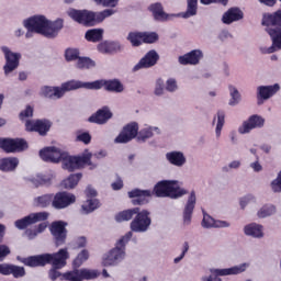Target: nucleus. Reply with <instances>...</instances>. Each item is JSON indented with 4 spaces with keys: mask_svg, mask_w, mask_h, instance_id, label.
<instances>
[{
    "mask_svg": "<svg viewBox=\"0 0 281 281\" xmlns=\"http://www.w3.org/2000/svg\"><path fill=\"white\" fill-rule=\"evenodd\" d=\"M261 25L265 32L270 36L272 42L269 47H261V54H276L281 49V10L274 13H265L262 16Z\"/></svg>",
    "mask_w": 281,
    "mask_h": 281,
    "instance_id": "f257e3e1",
    "label": "nucleus"
},
{
    "mask_svg": "<svg viewBox=\"0 0 281 281\" xmlns=\"http://www.w3.org/2000/svg\"><path fill=\"white\" fill-rule=\"evenodd\" d=\"M23 27H30L45 38H56L58 32L63 30V20L50 21L45 15L37 14L23 20Z\"/></svg>",
    "mask_w": 281,
    "mask_h": 281,
    "instance_id": "f03ea898",
    "label": "nucleus"
},
{
    "mask_svg": "<svg viewBox=\"0 0 281 281\" xmlns=\"http://www.w3.org/2000/svg\"><path fill=\"white\" fill-rule=\"evenodd\" d=\"M133 232H127L119 238L112 249L102 256V267H117L121 262L126 260V245L131 243Z\"/></svg>",
    "mask_w": 281,
    "mask_h": 281,
    "instance_id": "7ed1b4c3",
    "label": "nucleus"
},
{
    "mask_svg": "<svg viewBox=\"0 0 281 281\" xmlns=\"http://www.w3.org/2000/svg\"><path fill=\"white\" fill-rule=\"evenodd\" d=\"M67 14L70 19H72V21L91 27L93 25H98V23H102L104 19L113 16V14H115V10L105 9L101 12H93L89 10L68 9Z\"/></svg>",
    "mask_w": 281,
    "mask_h": 281,
    "instance_id": "20e7f679",
    "label": "nucleus"
},
{
    "mask_svg": "<svg viewBox=\"0 0 281 281\" xmlns=\"http://www.w3.org/2000/svg\"><path fill=\"white\" fill-rule=\"evenodd\" d=\"M181 186L179 180H162L155 184L154 193L159 199H181L188 194V190Z\"/></svg>",
    "mask_w": 281,
    "mask_h": 281,
    "instance_id": "39448f33",
    "label": "nucleus"
},
{
    "mask_svg": "<svg viewBox=\"0 0 281 281\" xmlns=\"http://www.w3.org/2000/svg\"><path fill=\"white\" fill-rule=\"evenodd\" d=\"M91 154L88 149L81 156H70L69 154L64 151V156L61 158V167L64 170H68V172H74V170H80L86 166H90V170H95L98 165L91 161Z\"/></svg>",
    "mask_w": 281,
    "mask_h": 281,
    "instance_id": "423d86ee",
    "label": "nucleus"
},
{
    "mask_svg": "<svg viewBox=\"0 0 281 281\" xmlns=\"http://www.w3.org/2000/svg\"><path fill=\"white\" fill-rule=\"evenodd\" d=\"M78 89H82V81L72 79V80L63 82L60 86L42 87L41 95H43L44 98H48L49 100H60L65 98V93H69V91H78Z\"/></svg>",
    "mask_w": 281,
    "mask_h": 281,
    "instance_id": "0eeeda50",
    "label": "nucleus"
},
{
    "mask_svg": "<svg viewBox=\"0 0 281 281\" xmlns=\"http://www.w3.org/2000/svg\"><path fill=\"white\" fill-rule=\"evenodd\" d=\"M247 269H249V263H240L231 268H213L210 270L211 274L203 277L202 281H223L221 278L240 276V273H245Z\"/></svg>",
    "mask_w": 281,
    "mask_h": 281,
    "instance_id": "6e6552de",
    "label": "nucleus"
},
{
    "mask_svg": "<svg viewBox=\"0 0 281 281\" xmlns=\"http://www.w3.org/2000/svg\"><path fill=\"white\" fill-rule=\"evenodd\" d=\"M104 87L105 91H111L112 93H122L124 92V85L117 80H95L92 82L81 81V89H90L98 91Z\"/></svg>",
    "mask_w": 281,
    "mask_h": 281,
    "instance_id": "1a4fd4ad",
    "label": "nucleus"
},
{
    "mask_svg": "<svg viewBox=\"0 0 281 281\" xmlns=\"http://www.w3.org/2000/svg\"><path fill=\"white\" fill-rule=\"evenodd\" d=\"M151 223L153 221L150 220V212L147 210L139 211L138 209L135 218L130 224V232L144 234L145 232H148Z\"/></svg>",
    "mask_w": 281,
    "mask_h": 281,
    "instance_id": "9d476101",
    "label": "nucleus"
},
{
    "mask_svg": "<svg viewBox=\"0 0 281 281\" xmlns=\"http://www.w3.org/2000/svg\"><path fill=\"white\" fill-rule=\"evenodd\" d=\"M1 52L4 56L5 64L3 66L4 76H10L12 71L19 69L22 55L21 53L12 52L8 46H1Z\"/></svg>",
    "mask_w": 281,
    "mask_h": 281,
    "instance_id": "9b49d317",
    "label": "nucleus"
},
{
    "mask_svg": "<svg viewBox=\"0 0 281 281\" xmlns=\"http://www.w3.org/2000/svg\"><path fill=\"white\" fill-rule=\"evenodd\" d=\"M54 179H56V173L54 171H47L45 173L26 177L25 181L34 186V188H49L54 183Z\"/></svg>",
    "mask_w": 281,
    "mask_h": 281,
    "instance_id": "f8f14e48",
    "label": "nucleus"
},
{
    "mask_svg": "<svg viewBox=\"0 0 281 281\" xmlns=\"http://www.w3.org/2000/svg\"><path fill=\"white\" fill-rule=\"evenodd\" d=\"M139 135V124L132 122L125 125L122 132L114 139V144H128Z\"/></svg>",
    "mask_w": 281,
    "mask_h": 281,
    "instance_id": "ddd939ff",
    "label": "nucleus"
},
{
    "mask_svg": "<svg viewBox=\"0 0 281 281\" xmlns=\"http://www.w3.org/2000/svg\"><path fill=\"white\" fill-rule=\"evenodd\" d=\"M47 218H49V213L47 212L31 213L23 218L16 220L14 225L16 229H26L30 225H35V223H41V221H47Z\"/></svg>",
    "mask_w": 281,
    "mask_h": 281,
    "instance_id": "4468645a",
    "label": "nucleus"
},
{
    "mask_svg": "<svg viewBox=\"0 0 281 281\" xmlns=\"http://www.w3.org/2000/svg\"><path fill=\"white\" fill-rule=\"evenodd\" d=\"M0 148L4 153H23L27 148V142L21 138H0Z\"/></svg>",
    "mask_w": 281,
    "mask_h": 281,
    "instance_id": "2eb2a0df",
    "label": "nucleus"
},
{
    "mask_svg": "<svg viewBox=\"0 0 281 281\" xmlns=\"http://www.w3.org/2000/svg\"><path fill=\"white\" fill-rule=\"evenodd\" d=\"M74 203H76L74 193L60 191L53 194V207L55 210H65L66 207H69V205H74Z\"/></svg>",
    "mask_w": 281,
    "mask_h": 281,
    "instance_id": "dca6fc26",
    "label": "nucleus"
},
{
    "mask_svg": "<svg viewBox=\"0 0 281 281\" xmlns=\"http://www.w3.org/2000/svg\"><path fill=\"white\" fill-rule=\"evenodd\" d=\"M265 126V119L258 114H254L244 121L238 127L239 135H247L254 131V128H262Z\"/></svg>",
    "mask_w": 281,
    "mask_h": 281,
    "instance_id": "f3484780",
    "label": "nucleus"
},
{
    "mask_svg": "<svg viewBox=\"0 0 281 281\" xmlns=\"http://www.w3.org/2000/svg\"><path fill=\"white\" fill-rule=\"evenodd\" d=\"M195 205H196V193L194 191H191L182 213V225L184 227H189V225L192 224V214H194Z\"/></svg>",
    "mask_w": 281,
    "mask_h": 281,
    "instance_id": "a211bd4d",
    "label": "nucleus"
},
{
    "mask_svg": "<svg viewBox=\"0 0 281 281\" xmlns=\"http://www.w3.org/2000/svg\"><path fill=\"white\" fill-rule=\"evenodd\" d=\"M65 151H63L58 147H46L40 150V157L43 161H50L52 164H58V161H63V157Z\"/></svg>",
    "mask_w": 281,
    "mask_h": 281,
    "instance_id": "6ab92c4d",
    "label": "nucleus"
},
{
    "mask_svg": "<svg viewBox=\"0 0 281 281\" xmlns=\"http://www.w3.org/2000/svg\"><path fill=\"white\" fill-rule=\"evenodd\" d=\"M67 226L64 222H54L50 226V233L55 238V243L57 247L60 245H65V240H67Z\"/></svg>",
    "mask_w": 281,
    "mask_h": 281,
    "instance_id": "aec40b11",
    "label": "nucleus"
},
{
    "mask_svg": "<svg viewBox=\"0 0 281 281\" xmlns=\"http://www.w3.org/2000/svg\"><path fill=\"white\" fill-rule=\"evenodd\" d=\"M50 256L48 258V265L52 263V267H56V269H63V267L67 266V260H69V250L67 248H61L55 254H47Z\"/></svg>",
    "mask_w": 281,
    "mask_h": 281,
    "instance_id": "412c9836",
    "label": "nucleus"
},
{
    "mask_svg": "<svg viewBox=\"0 0 281 281\" xmlns=\"http://www.w3.org/2000/svg\"><path fill=\"white\" fill-rule=\"evenodd\" d=\"M148 10L151 12L155 21L165 22L177 19L176 13H166V11H164V4H161V2L150 4Z\"/></svg>",
    "mask_w": 281,
    "mask_h": 281,
    "instance_id": "4be33fe9",
    "label": "nucleus"
},
{
    "mask_svg": "<svg viewBox=\"0 0 281 281\" xmlns=\"http://www.w3.org/2000/svg\"><path fill=\"white\" fill-rule=\"evenodd\" d=\"M280 91V85L274 83L272 86H259L257 87V100L258 104H262L266 100H270V98H273L276 93Z\"/></svg>",
    "mask_w": 281,
    "mask_h": 281,
    "instance_id": "5701e85b",
    "label": "nucleus"
},
{
    "mask_svg": "<svg viewBox=\"0 0 281 281\" xmlns=\"http://www.w3.org/2000/svg\"><path fill=\"white\" fill-rule=\"evenodd\" d=\"M159 60V54L156 50H149L134 67L133 71H139V69H149L155 67Z\"/></svg>",
    "mask_w": 281,
    "mask_h": 281,
    "instance_id": "b1692460",
    "label": "nucleus"
},
{
    "mask_svg": "<svg viewBox=\"0 0 281 281\" xmlns=\"http://www.w3.org/2000/svg\"><path fill=\"white\" fill-rule=\"evenodd\" d=\"M202 227L204 229H225L227 227H232V223L223 220H215L210 214L204 213L202 220Z\"/></svg>",
    "mask_w": 281,
    "mask_h": 281,
    "instance_id": "393cba45",
    "label": "nucleus"
},
{
    "mask_svg": "<svg viewBox=\"0 0 281 281\" xmlns=\"http://www.w3.org/2000/svg\"><path fill=\"white\" fill-rule=\"evenodd\" d=\"M165 157L166 161H168V164L175 168H183V166L188 164V157L186 156V153L181 150L168 151Z\"/></svg>",
    "mask_w": 281,
    "mask_h": 281,
    "instance_id": "a878e982",
    "label": "nucleus"
},
{
    "mask_svg": "<svg viewBox=\"0 0 281 281\" xmlns=\"http://www.w3.org/2000/svg\"><path fill=\"white\" fill-rule=\"evenodd\" d=\"M26 131L35 132L41 135H47L49 128H52V123L49 121H26L25 123Z\"/></svg>",
    "mask_w": 281,
    "mask_h": 281,
    "instance_id": "bb28decb",
    "label": "nucleus"
},
{
    "mask_svg": "<svg viewBox=\"0 0 281 281\" xmlns=\"http://www.w3.org/2000/svg\"><path fill=\"white\" fill-rule=\"evenodd\" d=\"M203 58V50L193 49L178 58L180 65H199Z\"/></svg>",
    "mask_w": 281,
    "mask_h": 281,
    "instance_id": "cd10ccee",
    "label": "nucleus"
},
{
    "mask_svg": "<svg viewBox=\"0 0 281 281\" xmlns=\"http://www.w3.org/2000/svg\"><path fill=\"white\" fill-rule=\"evenodd\" d=\"M243 232L245 236H249L250 238H265V226L256 222L246 224L243 228Z\"/></svg>",
    "mask_w": 281,
    "mask_h": 281,
    "instance_id": "c85d7f7f",
    "label": "nucleus"
},
{
    "mask_svg": "<svg viewBox=\"0 0 281 281\" xmlns=\"http://www.w3.org/2000/svg\"><path fill=\"white\" fill-rule=\"evenodd\" d=\"M49 255L44 254L23 259L18 257V260H21V262H23V265H25L26 267H45V265H49Z\"/></svg>",
    "mask_w": 281,
    "mask_h": 281,
    "instance_id": "c756f323",
    "label": "nucleus"
},
{
    "mask_svg": "<svg viewBox=\"0 0 281 281\" xmlns=\"http://www.w3.org/2000/svg\"><path fill=\"white\" fill-rule=\"evenodd\" d=\"M128 196L130 199H134V205H144L145 203H148V201L150 200L151 193L150 190L134 189L128 192Z\"/></svg>",
    "mask_w": 281,
    "mask_h": 281,
    "instance_id": "7c9ffc66",
    "label": "nucleus"
},
{
    "mask_svg": "<svg viewBox=\"0 0 281 281\" xmlns=\"http://www.w3.org/2000/svg\"><path fill=\"white\" fill-rule=\"evenodd\" d=\"M245 13L243 10L238 8L228 9L222 16V22L224 25H232V23H236V21H243Z\"/></svg>",
    "mask_w": 281,
    "mask_h": 281,
    "instance_id": "2f4dec72",
    "label": "nucleus"
},
{
    "mask_svg": "<svg viewBox=\"0 0 281 281\" xmlns=\"http://www.w3.org/2000/svg\"><path fill=\"white\" fill-rule=\"evenodd\" d=\"M113 117V113L108 106L100 109L95 114L89 117V122L93 124H106Z\"/></svg>",
    "mask_w": 281,
    "mask_h": 281,
    "instance_id": "473e14b6",
    "label": "nucleus"
},
{
    "mask_svg": "<svg viewBox=\"0 0 281 281\" xmlns=\"http://www.w3.org/2000/svg\"><path fill=\"white\" fill-rule=\"evenodd\" d=\"M212 126H215L216 139H221V135H223V128L225 126V111L218 110L216 112L213 116Z\"/></svg>",
    "mask_w": 281,
    "mask_h": 281,
    "instance_id": "72a5a7b5",
    "label": "nucleus"
},
{
    "mask_svg": "<svg viewBox=\"0 0 281 281\" xmlns=\"http://www.w3.org/2000/svg\"><path fill=\"white\" fill-rule=\"evenodd\" d=\"M155 135H161V128L147 125L138 132L137 140L146 142L147 139L155 137Z\"/></svg>",
    "mask_w": 281,
    "mask_h": 281,
    "instance_id": "f704fd0d",
    "label": "nucleus"
},
{
    "mask_svg": "<svg viewBox=\"0 0 281 281\" xmlns=\"http://www.w3.org/2000/svg\"><path fill=\"white\" fill-rule=\"evenodd\" d=\"M196 12H199V0H187L186 12L176 13V19H179V16L182 19H190L196 16Z\"/></svg>",
    "mask_w": 281,
    "mask_h": 281,
    "instance_id": "c9c22d12",
    "label": "nucleus"
},
{
    "mask_svg": "<svg viewBox=\"0 0 281 281\" xmlns=\"http://www.w3.org/2000/svg\"><path fill=\"white\" fill-rule=\"evenodd\" d=\"M19 167V158L7 157L0 159V170L2 172H14Z\"/></svg>",
    "mask_w": 281,
    "mask_h": 281,
    "instance_id": "e433bc0d",
    "label": "nucleus"
},
{
    "mask_svg": "<svg viewBox=\"0 0 281 281\" xmlns=\"http://www.w3.org/2000/svg\"><path fill=\"white\" fill-rule=\"evenodd\" d=\"M33 205L35 207H54V193H46L33 199Z\"/></svg>",
    "mask_w": 281,
    "mask_h": 281,
    "instance_id": "4c0bfd02",
    "label": "nucleus"
},
{
    "mask_svg": "<svg viewBox=\"0 0 281 281\" xmlns=\"http://www.w3.org/2000/svg\"><path fill=\"white\" fill-rule=\"evenodd\" d=\"M229 97L228 106H238L240 102H243V94L238 91V88L235 86H228Z\"/></svg>",
    "mask_w": 281,
    "mask_h": 281,
    "instance_id": "58836bf2",
    "label": "nucleus"
},
{
    "mask_svg": "<svg viewBox=\"0 0 281 281\" xmlns=\"http://www.w3.org/2000/svg\"><path fill=\"white\" fill-rule=\"evenodd\" d=\"M80 179H82V173L70 175L67 179L61 181V188L65 190H74L78 186Z\"/></svg>",
    "mask_w": 281,
    "mask_h": 281,
    "instance_id": "ea45409f",
    "label": "nucleus"
},
{
    "mask_svg": "<svg viewBox=\"0 0 281 281\" xmlns=\"http://www.w3.org/2000/svg\"><path fill=\"white\" fill-rule=\"evenodd\" d=\"M100 207V200L98 199H89L81 205V214H91V212H95Z\"/></svg>",
    "mask_w": 281,
    "mask_h": 281,
    "instance_id": "a19ab883",
    "label": "nucleus"
},
{
    "mask_svg": "<svg viewBox=\"0 0 281 281\" xmlns=\"http://www.w3.org/2000/svg\"><path fill=\"white\" fill-rule=\"evenodd\" d=\"M138 212H139V207L122 211L115 215V221L117 223H124V221H131V218H133V216H135V214H137Z\"/></svg>",
    "mask_w": 281,
    "mask_h": 281,
    "instance_id": "79ce46f5",
    "label": "nucleus"
},
{
    "mask_svg": "<svg viewBox=\"0 0 281 281\" xmlns=\"http://www.w3.org/2000/svg\"><path fill=\"white\" fill-rule=\"evenodd\" d=\"M276 212H277L276 205L266 204L257 211V216L258 218H268V216H273Z\"/></svg>",
    "mask_w": 281,
    "mask_h": 281,
    "instance_id": "37998d69",
    "label": "nucleus"
},
{
    "mask_svg": "<svg viewBox=\"0 0 281 281\" xmlns=\"http://www.w3.org/2000/svg\"><path fill=\"white\" fill-rule=\"evenodd\" d=\"M89 257H90L89 250L87 249L81 250L72 261V267H75V269H79V267H82V265H85V262L89 260Z\"/></svg>",
    "mask_w": 281,
    "mask_h": 281,
    "instance_id": "c03bdc74",
    "label": "nucleus"
},
{
    "mask_svg": "<svg viewBox=\"0 0 281 281\" xmlns=\"http://www.w3.org/2000/svg\"><path fill=\"white\" fill-rule=\"evenodd\" d=\"M102 34H104L102 29H92L86 32V38L90 41V43H98L102 38Z\"/></svg>",
    "mask_w": 281,
    "mask_h": 281,
    "instance_id": "a18cd8bd",
    "label": "nucleus"
},
{
    "mask_svg": "<svg viewBox=\"0 0 281 281\" xmlns=\"http://www.w3.org/2000/svg\"><path fill=\"white\" fill-rule=\"evenodd\" d=\"M77 69H93L95 61L89 57H79L76 63Z\"/></svg>",
    "mask_w": 281,
    "mask_h": 281,
    "instance_id": "49530a36",
    "label": "nucleus"
},
{
    "mask_svg": "<svg viewBox=\"0 0 281 281\" xmlns=\"http://www.w3.org/2000/svg\"><path fill=\"white\" fill-rule=\"evenodd\" d=\"M127 41L131 43L132 47H139L143 43V32H130Z\"/></svg>",
    "mask_w": 281,
    "mask_h": 281,
    "instance_id": "de8ad7c7",
    "label": "nucleus"
},
{
    "mask_svg": "<svg viewBox=\"0 0 281 281\" xmlns=\"http://www.w3.org/2000/svg\"><path fill=\"white\" fill-rule=\"evenodd\" d=\"M65 58L67 63L78 60V58H80V50L78 48H67L65 52Z\"/></svg>",
    "mask_w": 281,
    "mask_h": 281,
    "instance_id": "09e8293b",
    "label": "nucleus"
},
{
    "mask_svg": "<svg viewBox=\"0 0 281 281\" xmlns=\"http://www.w3.org/2000/svg\"><path fill=\"white\" fill-rule=\"evenodd\" d=\"M164 93H166V82L164 79L159 78L155 83L154 95L160 98V95H164Z\"/></svg>",
    "mask_w": 281,
    "mask_h": 281,
    "instance_id": "8fccbe9b",
    "label": "nucleus"
},
{
    "mask_svg": "<svg viewBox=\"0 0 281 281\" xmlns=\"http://www.w3.org/2000/svg\"><path fill=\"white\" fill-rule=\"evenodd\" d=\"M159 41V35L156 32H143V43H157Z\"/></svg>",
    "mask_w": 281,
    "mask_h": 281,
    "instance_id": "3c124183",
    "label": "nucleus"
},
{
    "mask_svg": "<svg viewBox=\"0 0 281 281\" xmlns=\"http://www.w3.org/2000/svg\"><path fill=\"white\" fill-rule=\"evenodd\" d=\"M179 90V85H177V79L169 78L167 79L165 83V91H168L169 93H175Z\"/></svg>",
    "mask_w": 281,
    "mask_h": 281,
    "instance_id": "603ef678",
    "label": "nucleus"
},
{
    "mask_svg": "<svg viewBox=\"0 0 281 281\" xmlns=\"http://www.w3.org/2000/svg\"><path fill=\"white\" fill-rule=\"evenodd\" d=\"M249 203H256V195L247 194L239 200V206L241 210H245Z\"/></svg>",
    "mask_w": 281,
    "mask_h": 281,
    "instance_id": "864d4df0",
    "label": "nucleus"
},
{
    "mask_svg": "<svg viewBox=\"0 0 281 281\" xmlns=\"http://www.w3.org/2000/svg\"><path fill=\"white\" fill-rule=\"evenodd\" d=\"M76 140L86 145L91 144V134L89 132H77Z\"/></svg>",
    "mask_w": 281,
    "mask_h": 281,
    "instance_id": "5fc2aeb1",
    "label": "nucleus"
},
{
    "mask_svg": "<svg viewBox=\"0 0 281 281\" xmlns=\"http://www.w3.org/2000/svg\"><path fill=\"white\" fill-rule=\"evenodd\" d=\"M11 276H13V278H23V276H25V268L11 265Z\"/></svg>",
    "mask_w": 281,
    "mask_h": 281,
    "instance_id": "6e6d98bb",
    "label": "nucleus"
},
{
    "mask_svg": "<svg viewBox=\"0 0 281 281\" xmlns=\"http://www.w3.org/2000/svg\"><path fill=\"white\" fill-rule=\"evenodd\" d=\"M243 166L240 160H233L228 166L223 167V172H229V170H238Z\"/></svg>",
    "mask_w": 281,
    "mask_h": 281,
    "instance_id": "4d7b16f0",
    "label": "nucleus"
},
{
    "mask_svg": "<svg viewBox=\"0 0 281 281\" xmlns=\"http://www.w3.org/2000/svg\"><path fill=\"white\" fill-rule=\"evenodd\" d=\"M58 269H61V268H56V267L53 266V268L48 271V278L52 281H56L60 277L65 278V273L64 274L60 273V271H58Z\"/></svg>",
    "mask_w": 281,
    "mask_h": 281,
    "instance_id": "13d9d810",
    "label": "nucleus"
},
{
    "mask_svg": "<svg viewBox=\"0 0 281 281\" xmlns=\"http://www.w3.org/2000/svg\"><path fill=\"white\" fill-rule=\"evenodd\" d=\"M124 46L119 42H110V54H117L119 52H123Z\"/></svg>",
    "mask_w": 281,
    "mask_h": 281,
    "instance_id": "bf43d9fd",
    "label": "nucleus"
},
{
    "mask_svg": "<svg viewBox=\"0 0 281 281\" xmlns=\"http://www.w3.org/2000/svg\"><path fill=\"white\" fill-rule=\"evenodd\" d=\"M98 50L101 54H111V44L110 42H102L98 45Z\"/></svg>",
    "mask_w": 281,
    "mask_h": 281,
    "instance_id": "052dcab7",
    "label": "nucleus"
},
{
    "mask_svg": "<svg viewBox=\"0 0 281 281\" xmlns=\"http://www.w3.org/2000/svg\"><path fill=\"white\" fill-rule=\"evenodd\" d=\"M0 273L1 276H12V265L0 263Z\"/></svg>",
    "mask_w": 281,
    "mask_h": 281,
    "instance_id": "680f3d73",
    "label": "nucleus"
},
{
    "mask_svg": "<svg viewBox=\"0 0 281 281\" xmlns=\"http://www.w3.org/2000/svg\"><path fill=\"white\" fill-rule=\"evenodd\" d=\"M249 168L255 172H262V165L260 164V157L257 156L256 161L250 162Z\"/></svg>",
    "mask_w": 281,
    "mask_h": 281,
    "instance_id": "e2e57ef3",
    "label": "nucleus"
},
{
    "mask_svg": "<svg viewBox=\"0 0 281 281\" xmlns=\"http://www.w3.org/2000/svg\"><path fill=\"white\" fill-rule=\"evenodd\" d=\"M7 256H10V247L5 245H0V262H3Z\"/></svg>",
    "mask_w": 281,
    "mask_h": 281,
    "instance_id": "0e129e2a",
    "label": "nucleus"
},
{
    "mask_svg": "<svg viewBox=\"0 0 281 281\" xmlns=\"http://www.w3.org/2000/svg\"><path fill=\"white\" fill-rule=\"evenodd\" d=\"M32 115H34V109L27 105L26 109L20 113V120H24L25 117H32Z\"/></svg>",
    "mask_w": 281,
    "mask_h": 281,
    "instance_id": "69168bd1",
    "label": "nucleus"
},
{
    "mask_svg": "<svg viewBox=\"0 0 281 281\" xmlns=\"http://www.w3.org/2000/svg\"><path fill=\"white\" fill-rule=\"evenodd\" d=\"M25 236L29 238V240H34V238L38 236V231L36 229V227L29 228L25 231Z\"/></svg>",
    "mask_w": 281,
    "mask_h": 281,
    "instance_id": "338daca9",
    "label": "nucleus"
},
{
    "mask_svg": "<svg viewBox=\"0 0 281 281\" xmlns=\"http://www.w3.org/2000/svg\"><path fill=\"white\" fill-rule=\"evenodd\" d=\"M272 192H281V181L277 178L271 182Z\"/></svg>",
    "mask_w": 281,
    "mask_h": 281,
    "instance_id": "774afa93",
    "label": "nucleus"
}]
</instances>
